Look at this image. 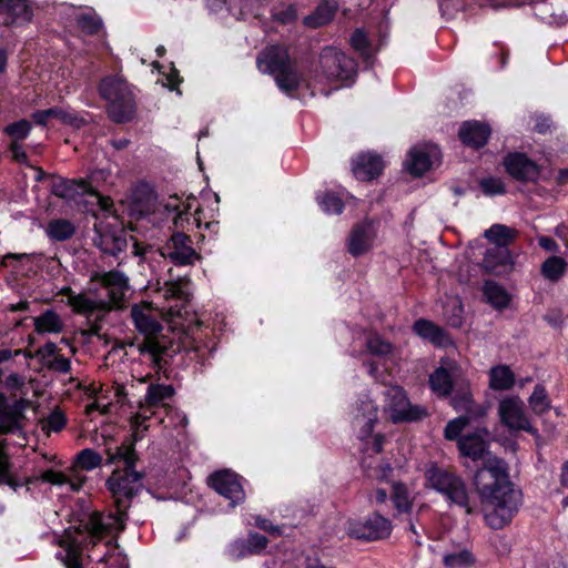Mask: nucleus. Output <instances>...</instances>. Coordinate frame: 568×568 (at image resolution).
I'll use <instances>...</instances> for the list:
<instances>
[{"instance_id":"obj_48","label":"nucleus","mask_w":568,"mask_h":568,"mask_svg":"<svg viewBox=\"0 0 568 568\" xmlns=\"http://www.w3.org/2000/svg\"><path fill=\"white\" fill-rule=\"evenodd\" d=\"M318 205L327 214H341L344 207L342 200L334 193H325L323 196L317 195Z\"/></svg>"},{"instance_id":"obj_55","label":"nucleus","mask_w":568,"mask_h":568,"mask_svg":"<svg viewBox=\"0 0 568 568\" xmlns=\"http://www.w3.org/2000/svg\"><path fill=\"white\" fill-rule=\"evenodd\" d=\"M383 443H384L383 435L377 434V435L373 436L372 440L366 442L364 444V447H363L364 454H367L369 456L379 454L383 449Z\"/></svg>"},{"instance_id":"obj_50","label":"nucleus","mask_w":568,"mask_h":568,"mask_svg":"<svg viewBox=\"0 0 568 568\" xmlns=\"http://www.w3.org/2000/svg\"><path fill=\"white\" fill-rule=\"evenodd\" d=\"M479 185L484 194L488 196L501 195L506 193L505 183L499 178H485L480 181Z\"/></svg>"},{"instance_id":"obj_52","label":"nucleus","mask_w":568,"mask_h":568,"mask_svg":"<svg viewBox=\"0 0 568 568\" xmlns=\"http://www.w3.org/2000/svg\"><path fill=\"white\" fill-rule=\"evenodd\" d=\"M467 425L468 419L462 416L448 422L444 430L445 438L448 440H459L460 433Z\"/></svg>"},{"instance_id":"obj_26","label":"nucleus","mask_w":568,"mask_h":568,"mask_svg":"<svg viewBox=\"0 0 568 568\" xmlns=\"http://www.w3.org/2000/svg\"><path fill=\"white\" fill-rule=\"evenodd\" d=\"M414 333L420 338L436 346H446L452 343L448 334L432 321L419 318L413 325Z\"/></svg>"},{"instance_id":"obj_53","label":"nucleus","mask_w":568,"mask_h":568,"mask_svg":"<svg viewBox=\"0 0 568 568\" xmlns=\"http://www.w3.org/2000/svg\"><path fill=\"white\" fill-rule=\"evenodd\" d=\"M148 410V407L141 406V412L131 417V426L134 428L135 439L140 437V432L148 428L145 425V422L149 419Z\"/></svg>"},{"instance_id":"obj_8","label":"nucleus","mask_w":568,"mask_h":568,"mask_svg":"<svg viewBox=\"0 0 568 568\" xmlns=\"http://www.w3.org/2000/svg\"><path fill=\"white\" fill-rule=\"evenodd\" d=\"M101 97L109 102L108 114L113 122L124 123L133 118L135 104L128 82L121 77L109 75L99 85Z\"/></svg>"},{"instance_id":"obj_2","label":"nucleus","mask_w":568,"mask_h":568,"mask_svg":"<svg viewBox=\"0 0 568 568\" xmlns=\"http://www.w3.org/2000/svg\"><path fill=\"white\" fill-rule=\"evenodd\" d=\"M474 484L480 496L485 520L493 529L508 525L520 504V493L508 480L505 463L496 457L486 459L477 470Z\"/></svg>"},{"instance_id":"obj_43","label":"nucleus","mask_w":568,"mask_h":568,"mask_svg":"<svg viewBox=\"0 0 568 568\" xmlns=\"http://www.w3.org/2000/svg\"><path fill=\"white\" fill-rule=\"evenodd\" d=\"M41 430L49 436L51 433L61 432L67 425V417L60 409L52 410L39 420Z\"/></svg>"},{"instance_id":"obj_32","label":"nucleus","mask_w":568,"mask_h":568,"mask_svg":"<svg viewBox=\"0 0 568 568\" xmlns=\"http://www.w3.org/2000/svg\"><path fill=\"white\" fill-rule=\"evenodd\" d=\"M90 185L83 180H60L52 186L54 195L62 199H72L77 194L88 193Z\"/></svg>"},{"instance_id":"obj_19","label":"nucleus","mask_w":568,"mask_h":568,"mask_svg":"<svg viewBox=\"0 0 568 568\" xmlns=\"http://www.w3.org/2000/svg\"><path fill=\"white\" fill-rule=\"evenodd\" d=\"M57 119L62 124L80 129L88 123L87 119L70 109L53 106L47 110H37L31 114V120L40 126L48 125L49 120Z\"/></svg>"},{"instance_id":"obj_40","label":"nucleus","mask_w":568,"mask_h":568,"mask_svg":"<svg viewBox=\"0 0 568 568\" xmlns=\"http://www.w3.org/2000/svg\"><path fill=\"white\" fill-rule=\"evenodd\" d=\"M31 130L32 122L27 119H20L7 124L2 132L9 138V142H22L30 135Z\"/></svg>"},{"instance_id":"obj_9","label":"nucleus","mask_w":568,"mask_h":568,"mask_svg":"<svg viewBox=\"0 0 568 568\" xmlns=\"http://www.w3.org/2000/svg\"><path fill=\"white\" fill-rule=\"evenodd\" d=\"M320 67L328 80L351 79L357 70L354 59L334 47H325L320 54Z\"/></svg>"},{"instance_id":"obj_11","label":"nucleus","mask_w":568,"mask_h":568,"mask_svg":"<svg viewBox=\"0 0 568 568\" xmlns=\"http://www.w3.org/2000/svg\"><path fill=\"white\" fill-rule=\"evenodd\" d=\"M351 414V424L356 437L362 442L368 439L372 436L374 425L377 422V405L368 395H364L356 400Z\"/></svg>"},{"instance_id":"obj_30","label":"nucleus","mask_w":568,"mask_h":568,"mask_svg":"<svg viewBox=\"0 0 568 568\" xmlns=\"http://www.w3.org/2000/svg\"><path fill=\"white\" fill-rule=\"evenodd\" d=\"M509 262V251L503 245L488 248L483 258V266L489 273H499Z\"/></svg>"},{"instance_id":"obj_45","label":"nucleus","mask_w":568,"mask_h":568,"mask_svg":"<svg viewBox=\"0 0 568 568\" xmlns=\"http://www.w3.org/2000/svg\"><path fill=\"white\" fill-rule=\"evenodd\" d=\"M475 561L473 554L468 550H460L446 554L443 562L447 568H468Z\"/></svg>"},{"instance_id":"obj_29","label":"nucleus","mask_w":568,"mask_h":568,"mask_svg":"<svg viewBox=\"0 0 568 568\" xmlns=\"http://www.w3.org/2000/svg\"><path fill=\"white\" fill-rule=\"evenodd\" d=\"M190 280L186 277H179L176 280H171L164 283V286L161 288V293L166 300H176L181 302V305H184L191 295L190 292Z\"/></svg>"},{"instance_id":"obj_56","label":"nucleus","mask_w":568,"mask_h":568,"mask_svg":"<svg viewBox=\"0 0 568 568\" xmlns=\"http://www.w3.org/2000/svg\"><path fill=\"white\" fill-rule=\"evenodd\" d=\"M453 314L450 316L447 315V321L450 326L459 327L463 323V306L458 301L453 302Z\"/></svg>"},{"instance_id":"obj_49","label":"nucleus","mask_w":568,"mask_h":568,"mask_svg":"<svg viewBox=\"0 0 568 568\" xmlns=\"http://www.w3.org/2000/svg\"><path fill=\"white\" fill-rule=\"evenodd\" d=\"M367 349L373 355L385 356L393 352V345L379 335H371L366 341Z\"/></svg>"},{"instance_id":"obj_6","label":"nucleus","mask_w":568,"mask_h":568,"mask_svg":"<svg viewBox=\"0 0 568 568\" xmlns=\"http://www.w3.org/2000/svg\"><path fill=\"white\" fill-rule=\"evenodd\" d=\"M256 67L262 73L273 74L278 89L287 94L296 91L304 82L284 45H270L261 51L256 58Z\"/></svg>"},{"instance_id":"obj_10","label":"nucleus","mask_w":568,"mask_h":568,"mask_svg":"<svg viewBox=\"0 0 568 568\" xmlns=\"http://www.w3.org/2000/svg\"><path fill=\"white\" fill-rule=\"evenodd\" d=\"M386 406L390 410L394 423L416 422L427 415V410L419 405H412L405 390L399 386H390L385 392Z\"/></svg>"},{"instance_id":"obj_20","label":"nucleus","mask_w":568,"mask_h":568,"mask_svg":"<svg viewBox=\"0 0 568 568\" xmlns=\"http://www.w3.org/2000/svg\"><path fill=\"white\" fill-rule=\"evenodd\" d=\"M32 17L33 11L27 0H0V24H23Z\"/></svg>"},{"instance_id":"obj_23","label":"nucleus","mask_w":568,"mask_h":568,"mask_svg":"<svg viewBox=\"0 0 568 568\" xmlns=\"http://www.w3.org/2000/svg\"><path fill=\"white\" fill-rule=\"evenodd\" d=\"M375 236L374 224L371 221H365L357 224L351 235L348 242V251L353 256H359L367 252Z\"/></svg>"},{"instance_id":"obj_15","label":"nucleus","mask_w":568,"mask_h":568,"mask_svg":"<svg viewBox=\"0 0 568 568\" xmlns=\"http://www.w3.org/2000/svg\"><path fill=\"white\" fill-rule=\"evenodd\" d=\"M209 484L217 494L229 499L232 507L242 504L245 499L239 476L227 469L211 475Z\"/></svg>"},{"instance_id":"obj_25","label":"nucleus","mask_w":568,"mask_h":568,"mask_svg":"<svg viewBox=\"0 0 568 568\" xmlns=\"http://www.w3.org/2000/svg\"><path fill=\"white\" fill-rule=\"evenodd\" d=\"M489 135L490 128L478 121H466L459 130L462 142L476 149L484 146Z\"/></svg>"},{"instance_id":"obj_61","label":"nucleus","mask_w":568,"mask_h":568,"mask_svg":"<svg viewBox=\"0 0 568 568\" xmlns=\"http://www.w3.org/2000/svg\"><path fill=\"white\" fill-rule=\"evenodd\" d=\"M274 17L276 20L281 21L282 23H288L296 18V11L293 7H288L283 11H278L274 13Z\"/></svg>"},{"instance_id":"obj_46","label":"nucleus","mask_w":568,"mask_h":568,"mask_svg":"<svg viewBox=\"0 0 568 568\" xmlns=\"http://www.w3.org/2000/svg\"><path fill=\"white\" fill-rule=\"evenodd\" d=\"M102 463V457L91 448L82 449L75 458L74 465L81 470H92L99 467Z\"/></svg>"},{"instance_id":"obj_54","label":"nucleus","mask_w":568,"mask_h":568,"mask_svg":"<svg viewBox=\"0 0 568 568\" xmlns=\"http://www.w3.org/2000/svg\"><path fill=\"white\" fill-rule=\"evenodd\" d=\"M8 150L13 161L29 166V159L21 142H9Z\"/></svg>"},{"instance_id":"obj_27","label":"nucleus","mask_w":568,"mask_h":568,"mask_svg":"<svg viewBox=\"0 0 568 568\" xmlns=\"http://www.w3.org/2000/svg\"><path fill=\"white\" fill-rule=\"evenodd\" d=\"M458 448L463 456L477 460L484 457L487 450V443L480 433L476 432L460 437L458 440Z\"/></svg>"},{"instance_id":"obj_37","label":"nucleus","mask_w":568,"mask_h":568,"mask_svg":"<svg viewBox=\"0 0 568 568\" xmlns=\"http://www.w3.org/2000/svg\"><path fill=\"white\" fill-rule=\"evenodd\" d=\"M174 394L171 385L150 384L145 394V407L151 408L158 405H164Z\"/></svg>"},{"instance_id":"obj_62","label":"nucleus","mask_w":568,"mask_h":568,"mask_svg":"<svg viewBox=\"0 0 568 568\" xmlns=\"http://www.w3.org/2000/svg\"><path fill=\"white\" fill-rule=\"evenodd\" d=\"M20 351H16L14 353L9 348L0 349V364L9 361L13 355H19Z\"/></svg>"},{"instance_id":"obj_1","label":"nucleus","mask_w":568,"mask_h":568,"mask_svg":"<svg viewBox=\"0 0 568 568\" xmlns=\"http://www.w3.org/2000/svg\"><path fill=\"white\" fill-rule=\"evenodd\" d=\"M109 463H122L116 468L106 485L114 497L116 514L103 515L92 513L82 520L80 527L61 542L63 551L58 556L67 568H82L83 552L95 546L105 536L114 531H122L126 517V509L131 498L142 487V475L134 470L135 452L133 444L118 446L114 450L108 449Z\"/></svg>"},{"instance_id":"obj_16","label":"nucleus","mask_w":568,"mask_h":568,"mask_svg":"<svg viewBox=\"0 0 568 568\" xmlns=\"http://www.w3.org/2000/svg\"><path fill=\"white\" fill-rule=\"evenodd\" d=\"M94 244L108 255L119 257V254L128 247V240L123 231L115 230L109 225H94Z\"/></svg>"},{"instance_id":"obj_22","label":"nucleus","mask_w":568,"mask_h":568,"mask_svg":"<svg viewBox=\"0 0 568 568\" xmlns=\"http://www.w3.org/2000/svg\"><path fill=\"white\" fill-rule=\"evenodd\" d=\"M268 540L265 536L257 532H251L247 539H239L229 546L227 554L234 559L239 560L246 556L260 554L266 548Z\"/></svg>"},{"instance_id":"obj_13","label":"nucleus","mask_w":568,"mask_h":568,"mask_svg":"<svg viewBox=\"0 0 568 568\" xmlns=\"http://www.w3.org/2000/svg\"><path fill=\"white\" fill-rule=\"evenodd\" d=\"M392 523L387 518L379 514H373L365 520L351 523L348 534L357 539L378 540L387 538L392 532Z\"/></svg>"},{"instance_id":"obj_38","label":"nucleus","mask_w":568,"mask_h":568,"mask_svg":"<svg viewBox=\"0 0 568 568\" xmlns=\"http://www.w3.org/2000/svg\"><path fill=\"white\" fill-rule=\"evenodd\" d=\"M483 291L487 302L495 308L501 310L508 306L509 295L499 284L493 281H486Z\"/></svg>"},{"instance_id":"obj_60","label":"nucleus","mask_w":568,"mask_h":568,"mask_svg":"<svg viewBox=\"0 0 568 568\" xmlns=\"http://www.w3.org/2000/svg\"><path fill=\"white\" fill-rule=\"evenodd\" d=\"M538 244L541 248L548 252L558 253L559 252V245L558 243L549 237V236H539L538 237Z\"/></svg>"},{"instance_id":"obj_18","label":"nucleus","mask_w":568,"mask_h":568,"mask_svg":"<svg viewBox=\"0 0 568 568\" xmlns=\"http://www.w3.org/2000/svg\"><path fill=\"white\" fill-rule=\"evenodd\" d=\"M439 160V150L436 145H415L405 161L407 170L415 176H420L430 170Z\"/></svg>"},{"instance_id":"obj_7","label":"nucleus","mask_w":568,"mask_h":568,"mask_svg":"<svg viewBox=\"0 0 568 568\" xmlns=\"http://www.w3.org/2000/svg\"><path fill=\"white\" fill-rule=\"evenodd\" d=\"M425 479L427 485L443 495L450 505L464 508L468 515L474 513L466 483L459 475L437 465H430L425 471Z\"/></svg>"},{"instance_id":"obj_5","label":"nucleus","mask_w":568,"mask_h":568,"mask_svg":"<svg viewBox=\"0 0 568 568\" xmlns=\"http://www.w3.org/2000/svg\"><path fill=\"white\" fill-rule=\"evenodd\" d=\"M131 317L135 328L144 335L139 351L143 355H150L151 359L161 367L176 352L174 345L162 335V325L158 321L155 312L146 304L133 305Z\"/></svg>"},{"instance_id":"obj_35","label":"nucleus","mask_w":568,"mask_h":568,"mask_svg":"<svg viewBox=\"0 0 568 568\" xmlns=\"http://www.w3.org/2000/svg\"><path fill=\"white\" fill-rule=\"evenodd\" d=\"M453 405L456 410L464 412L468 423L478 419L486 415V408L483 405L476 404L469 394H464L459 398L453 399Z\"/></svg>"},{"instance_id":"obj_44","label":"nucleus","mask_w":568,"mask_h":568,"mask_svg":"<svg viewBox=\"0 0 568 568\" xmlns=\"http://www.w3.org/2000/svg\"><path fill=\"white\" fill-rule=\"evenodd\" d=\"M529 407L536 415H541L549 410L550 399L548 398L547 392L542 385H536L529 399Z\"/></svg>"},{"instance_id":"obj_57","label":"nucleus","mask_w":568,"mask_h":568,"mask_svg":"<svg viewBox=\"0 0 568 568\" xmlns=\"http://www.w3.org/2000/svg\"><path fill=\"white\" fill-rule=\"evenodd\" d=\"M50 368L60 373H68L71 368V363L68 358L58 355L49 364Z\"/></svg>"},{"instance_id":"obj_3","label":"nucleus","mask_w":568,"mask_h":568,"mask_svg":"<svg viewBox=\"0 0 568 568\" xmlns=\"http://www.w3.org/2000/svg\"><path fill=\"white\" fill-rule=\"evenodd\" d=\"M91 281L97 282L105 290L108 300H92L84 294H73L69 297V304L77 313L98 317L112 310H121L125 306L130 290L129 277L118 270L95 272Z\"/></svg>"},{"instance_id":"obj_42","label":"nucleus","mask_w":568,"mask_h":568,"mask_svg":"<svg viewBox=\"0 0 568 568\" xmlns=\"http://www.w3.org/2000/svg\"><path fill=\"white\" fill-rule=\"evenodd\" d=\"M349 43L366 63L371 62L373 59L372 43L363 29H356L353 32Z\"/></svg>"},{"instance_id":"obj_41","label":"nucleus","mask_w":568,"mask_h":568,"mask_svg":"<svg viewBox=\"0 0 568 568\" xmlns=\"http://www.w3.org/2000/svg\"><path fill=\"white\" fill-rule=\"evenodd\" d=\"M429 384L432 389L442 396H447L453 387L452 376L449 372L444 367L437 368L429 376Z\"/></svg>"},{"instance_id":"obj_14","label":"nucleus","mask_w":568,"mask_h":568,"mask_svg":"<svg viewBox=\"0 0 568 568\" xmlns=\"http://www.w3.org/2000/svg\"><path fill=\"white\" fill-rule=\"evenodd\" d=\"M161 253L176 265H192L200 255L192 246L189 235L175 232L168 243L162 247Z\"/></svg>"},{"instance_id":"obj_64","label":"nucleus","mask_w":568,"mask_h":568,"mask_svg":"<svg viewBox=\"0 0 568 568\" xmlns=\"http://www.w3.org/2000/svg\"><path fill=\"white\" fill-rule=\"evenodd\" d=\"M560 481L562 486L568 488V462L565 463L561 468ZM566 501H568V497L566 498Z\"/></svg>"},{"instance_id":"obj_33","label":"nucleus","mask_w":568,"mask_h":568,"mask_svg":"<svg viewBox=\"0 0 568 568\" xmlns=\"http://www.w3.org/2000/svg\"><path fill=\"white\" fill-rule=\"evenodd\" d=\"M45 233L52 241L63 242L74 235L75 225L67 219H54L48 223Z\"/></svg>"},{"instance_id":"obj_47","label":"nucleus","mask_w":568,"mask_h":568,"mask_svg":"<svg viewBox=\"0 0 568 568\" xmlns=\"http://www.w3.org/2000/svg\"><path fill=\"white\" fill-rule=\"evenodd\" d=\"M392 499L399 514L408 513L410 510L412 501L408 489L403 484H395L393 486Z\"/></svg>"},{"instance_id":"obj_28","label":"nucleus","mask_w":568,"mask_h":568,"mask_svg":"<svg viewBox=\"0 0 568 568\" xmlns=\"http://www.w3.org/2000/svg\"><path fill=\"white\" fill-rule=\"evenodd\" d=\"M33 324L34 331L38 334H59L64 328L63 320L52 310H47L41 315L34 317Z\"/></svg>"},{"instance_id":"obj_36","label":"nucleus","mask_w":568,"mask_h":568,"mask_svg":"<svg viewBox=\"0 0 568 568\" xmlns=\"http://www.w3.org/2000/svg\"><path fill=\"white\" fill-rule=\"evenodd\" d=\"M568 263L560 256L548 257L540 266L541 275L550 281L558 282L566 273Z\"/></svg>"},{"instance_id":"obj_63","label":"nucleus","mask_w":568,"mask_h":568,"mask_svg":"<svg viewBox=\"0 0 568 568\" xmlns=\"http://www.w3.org/2000/svg\"><path fill=\"white\" fill-rule=\"evenodd\" d=\"M549 128L550 121L547 118H542L536 123V130L540 133L547 132Z\"/></svg>"},{"instance_id":"obj_24","label":"nucleus","mask_w":568,"mask_h":568,"mask_svg":"<svg viewBox=\"0 0 568 568\" xmlns=\"http://www.w3.org/2000/svg\"><path fill=\"white\" fill-rule=\"evenodd\" d=\"M384 168L382 158L375 153H362L353 162V172L358 180L368 181L378 176Z\"/></svg>"},{"instance_id":"obj_39","label":"nucleus","mask_w":568,"mask_h":568,"mask_svg":"<svg viewBox=\"0 0 568 568\" xmlns=\"http://www.w3.org/2000/svg\"><path fill=\"white\" fill-rule=\"evenodd\" d=\"M484 235L496 245L507 247V245L515 240L517 232L504 224H494L485 231Z\"/></svg>"},{"instance_id":"obj_4","label":"nucleus","mask_w":568,"mask_h":568,"mask_svg":"<svg viewBox=\"0 0 568 568\" xmlns=\"http://www.w3.org/2000/svg\"><path fill=\"white\" fill-rule=\"evenodd\" d=\"M30 402L20 398L12 403L8 402L7 396L0 393V484L10 486L13 490L20 486L9 474V456L7 454V435L17 437L14 444L21 446V438L24 439V428L27 424L26 410Z\"/></svg>"},{"instance_id":"obj_31","label":"nucleus","mask_w":568,"mask_h":568,"mask_svg":"<svg viewBox=\"0 0 568 568\" xmlns=\"http://www.w3.org/2000/svg\"><path fill=\"white\" fill-rule=\"evenodd\" d=\"M515 384V374L507 365H497L489 371V386L494 390H507Z\"/></svg>"},{"instance_id":"obj_12","label":"nucleus","mask_w":568,"mask_h":568,"mask_svg":"<svg viewBox=\"0 0 568 568\" xmlns=\"http://www.w3.org/2000/svg\"><path fill=\"white\" fill-rule=\"evenodd\" d=\"M498 414L501 423L513 430H525L532 435L537 434L525 413L524 402L518 396H511L500 400Z\"/></svg>"},{"instance_id":"obj_21","label":"nucleus","mask_w":568,"mask_h":568,"mask_svg":"<svg viewBox=\"0 0 568 568\" xmlns=\"http://www.w3.org/2000/svg\"><path fill=\"white\" fill-rule=\"evenodd\" d=\"M82 471L73 464L67 473L48 469L41 474L40 479L57 486L68 485L70 490L79 491L87 480V476Z\"/></svg>"},{"instance_id":"obj_51","label":"nucleus","mask_w":568,"mask_h":568,"mask_svg":"<svg viewBox=\"0 0 568 568\" xmlns=\"http://www.w3.org/2000/svg\"><path fill=\"white\" fill-rule=\"evenodd\" d=\"M78 24L82 31L94 34L101 29L102 21L95 13H83L78 18Z\"/></svg>"},{"instance_id":"obj_59","label":"nucleus","mask_w":568,"mask_h":568,"mask_svg":"<svg viewBox=\"0 0 568 568\" xmlns=\"http://www.w3.org/2000/svg\"><path fill=\"white\" fill-rule=\"evenodd\" d=\"M255 525L264 530V531H267L270 534H273V535H280L281 534V528L277 527V526H274L268 519L266 518H262V517H256V520H255Z\"/></svg>"},{"instance_id":"obj_58","label":"nucleus","mask_w":568,"mask_h":568,"mask_svg":"<svg viewBox=\"0 0 568 568\" xmlns=\"http://www.w3.org/2000/svg\"><path fill=\"white\" fill-rule=\"evenodd\" d=\"M3 383H4L6 387L11 390H17V389L23 388L26 385L24 378L21 375L16 374V373L8 375L6 377V379L3 381Z\"/></svg>"},{"instance_id":"obj_34","label":"nucleus","mask_w":568,"mask_h":568,"mask_svg":"<svg viewBox=\"0 0 568 568\" xmlns=\"http://www.w3.org/2000/svg\"><path fill=\"white\" fill-rule=\"evenodd\" d=\"M336 11L334 2L323 1L320 3L314 13L304 18V24L310 28H318L328 23Z\"/></svg>"},{"instance_id":"obj_17","label":"nucleus","mask_w":568,"mask_h":568,"mask_svg":"<svg viewBox=\"0 0 568 568\" xmlns=\"http://www.w3.org/2000/svg\"><path fill=\"white\" fill-rule=\"evenodd\" d=\"M504 166L507 173L517 181L532 182L539 176L538 165L520 152L507 154L504 159Z\"/></svg>"}]
</instances>
